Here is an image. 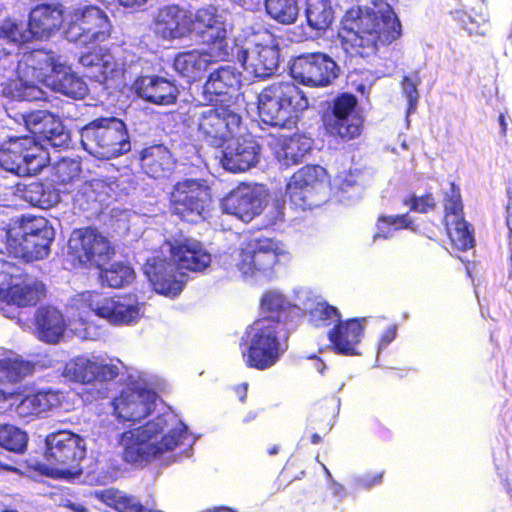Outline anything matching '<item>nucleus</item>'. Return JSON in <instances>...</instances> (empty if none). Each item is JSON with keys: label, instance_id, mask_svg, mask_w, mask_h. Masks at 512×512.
<instances>
[{"label": "nucleus", "instance_id": "f3484780", "mask_svg": "<svg viewBox=\"0 0 512 512\" xmlns=\"http://www.w3.org/2000/svg\"><path fill=\"white\" fill-rule=\"evenodd\" d=\"M83 301L96 316L113 325H131L142 317L141 304L130 296L115 299L93 291L83 295Z\"/></svg>", "mask_w": 512, "mask_h": 512}, {"label": "nucleus", "instance_id": "6e6d98bb", "mask_svg": "<svg viewBox=\"0 0 512 512\" xmlns=\"http://www.w3.org/2000/svg\"><path fill=\"white\" fill-rule=\"evenodd\" d=\"M290 179L314 192L315 188L327 179V171L320 165H305L292 174Z\"/></svg>", "mask_w": 512, "mask_h": 512}, {"label": "nucleus", "instance_id": "412c9836", "mask_svg": "<svg viewBox=\"0 0 512 512\" xmlns=\"http://www.w3.org/2000/svg\"><path fill=\"white\" fill-rule=\"evenodd\" d=\"M168 257L178 269L202 271L209 266L211 256L204 245L193 238H181L165 241Z\"/></svg>", "mask_w": 512, "mask_h": 512}, {"label": "nucleus", "instance_id": "a878e982", "mask_svg": "<svg viewBox=\"0 0 512 512\" xmlns=\"http://www.w3.org/2000/svg\"><path fill=\"white\" fill-rule=\"evenodd\" d=\"M364 330L362 320L358 318L338 321L327 332L331 350L342 356L359 355L358 345L363 338Z\"/></svg>", "mask_w": 512, "mask_h": 512}, {"label": "nucleus", "instance_id": "f03ea898", "mask_svg": "<svg viewBox=\"0 0 512 512\" xmlns=\"http://www.w3.org/2000/svg\"><path fill=\"white\" fill-rule=\"evenodd\" d=\"M286 321L279 316H265L254 321L246 332L242 357L246 367L264 371L275 366L288 348Z\"/></svg>", "mask_w": 512, "mask_h": 512}, {"label": "nucleus", "instance_id": "ddd939ff", "mask_svg": "<svg viewBox=\"0 0 512 512\" xmlns=\"http://www.w3.org/2000/svg\"><path fill=\"white\" fill-rule=\"evenodd\" d=\"M289 253L283 243L271 238L248 241L237 250L236 267L243 276H270Z\"/></svg>", "mask_w": 512, "mask_h": 512}, {"label": "nucleus", "instance_id": "b1692460", "mask_svg": "<svg viewBox=\"0 0 512 512\" xmlns=\"http://www.w3.org/2000/svg\"><path fill=\"white\" fill-rule=\"evenodd\" d=\"M154 24L164 40L185 38L191 35L192 12L177 4L166 5L158 10Z\"/></svg>", "mask_w": 512, "mask_h": 512}, {"label": "nucleus", "instance_id": "0eeeda50", "mask_svg": "<svg viewBox=\"0 0 512 512\" xmlns=\"http://www.w3.org/2000/svg\"><path fill=\"white\" fill-rule=\"evenodd\" d=\"M113 32L107 13L94 4H78L65 15L66 39L83 48L108 41Z\"/></svg>", "mask_w": 512, "mask_h": 512}, {"label": "nucleus", "instance_id": "052dcab7", "mask_svg": "<svg viewBox=\"0 0 512 512\" xmlns=\"http://www.w3.org/2000/svg\"><path fill=\"white\" fill-rule=\"evenodd\" d=\"M24 277V269L19 265L0 259V295L8 294L18 279Z\"/></svg>", "mask_w": 512, "mask_h": 512}, {"label": "nucleus", "instance_id": "c03bdc74", "mask_svg": "<svg viewBox=\"0 0 512 512\" xmlns=\"http://www.w3.org/2000/svg\"><path fill=\"white\" fill-rule=\"evenodd\" d=\"M95 496L100 502L117 512L144 511V506L137 497L125 494L115 488L98 491Z\"/></svg>", "mask_w": 512, "mask_h": 512}, {"label": "nucleus", "instance_id": "3c124183", "mask_svg": "<svg viewBox=\"0 0 512 512\" xmlns=\"http://www.w3.org/2000/svg\"><path fill=\"white\" fill-rule=\"evenodd\" d=\"M267 14L280 24H293L299 15L297 0H265Z\"/></svg>", "mask_w": 512, "mask_h": 512}, {"label": "nucleus", "instance_id": "37998d69", "mask_svg": "<svg viewBox=\"0 0 512 512\" xmlns=\"http://www.w3.org/2000/svg\"><path fill=\"white\" fill-rule=\"evenodd\" d=\"M198 38L218 60L223 61L229 57L227 27L224 18L204 30Z\"/></svg>", "mask_w": 512, "mask_h": 512}, {"label": "nucleus", "instance_id": "7c9ffc66", "mask_svg": "<svg viewBox=\"0 0 512 512\" xmlns=\"http://www.w3.org/2000/svg\"><path fill=\"white\" fill-rule=\"evenodd\" d=\"M55 55L51 51L35 49L25 52L17 64V74L29 80L42 82L49 72L55 73L59 66Z\"/></svg>", "mask_w": 512, "mask_h": 512}, {"label": "nucleus", "instance_id": "09e8293b", "mask_svg": "<svg viewBox=\"0 0 512 512\" xmlns=\"http://www.w3.org/2000/svg\"><path fill=\"white\" fill-rule=\"evenodd\" d=\"M35 82L18 75L16 79L9 80L5 89L6 95L19 101H37L44 98V91Z\"/></svg>", "mask_w": 512, "mask_h": 512}, {"label": "nucleus", "instance_id": "72a5a7b5", "mask_svg": "<svg viewBox=\"0 0 512 512\" xmlns=\"http://www.w3.org/2000/svg\"><path fill=\"white\" fill-rule=\"evenodd\" d=\"M142 171L151 178H165L171 174L176 160L172 152L163 144H154L139 152Z\"/></svg>", "mask_w": 512, "mask_h": 512}, {"label": "nucleus", "instance_id": "473e14b6", "mask_svg": "<svg viewBox=\"0 0 512 512\" xmlns=\"http://www.w3.org/2000/svg\"><path fill=\"white\" fill-rule=\"evenodd\" d=\"M14 396L16 397V412L21 417L37 416L59 407L64 399L62 392L51 389L25 395L20 391Z\"/></svg>", "mask_w": 512, "mask_h": 512}, {"label": "nucleus", "instance_id": "4be33fe9", "mask_svg": "<svg viewBox=\"0 0 512 512\" xmlns=\"http://www.w3.org/2000/svg\"><path fill=\"white\" fill-rule=\"evenodd\" d=\"M241 87V73L231 66H220L212 71L204 85L203 96L208 104H231Z\"/></svg>", "mask_w": 512, "mask_h": 512}, {"label": "nucleus", "instance_id": "49530a36", "mask_svg": "<svg viewBox=\"0 0 512 512\" xmlns=\"http://www.w3.org/2000/svg\"><path fill=\"white\" fill-rule=\"evenodd\" d=\"M82 172L81 162L72 158H61L51 168L50 181L53 185L63 188L68 192L66 186L73 184L80 178Z\"/></svg>", "mask_w": 512, "mask_h": 512}, {"label": "nucleus", "instance_id": "9b49d317", "mask_svg": "<svg viewBox=\"0 0 512 512\" xmlns=\"http://www.w3.org/2000/svg\"><path fill=\"white\" fill-rule=\"evenodd\" d=\"M211 204V189L204 180H180L173 185L169 193L171 214L189 223H197L205 219Z\"/></svg>", "mask_w": 512, "mask_h": 512}, {"label": "nucleus", "instance_id": "f257e3e1", "mask_svg": "<svg viewBox=\"0 0 512 512\" xmlns=\"http://www.w3.org/2000/svg\"><path fill=\"white\" fill-rule=\"evenodd\" d=\"M342 44L351 56H375L379 45H389L402 35L401 22L384 0L373 1L372 6H353L344 14Z\"/></svg>", "mask_w": 512, "mask_h": 512}, {"label": "nucleus", "instance_id": "bf43d9fd", "mask_svg": "<svg viewBox=\"0 0 512 512\" xmlns=\"http://www.w3.org/2000/svg\"><path fill=\"white\" fill-rule=\"evenodd\" d=\"M378 233L374 235V238L383 237L387 238L392 230L411 229L415 231L413 222L411 221L408 214L401 215H381L377 219Z\"/></svg>", "mask_w": 512, "mask_h": 512}, {"label": "nucleus", "instance_id": "a19ab883", "mask_svg": "<svg viewBox=\"0 0 512 512\" xmlns=\"http://www.w3.org/2000/svg\"><path fill=\"white\" fill-rule=\"evenodd\" d=\"M56 185L43 183L41 181H32L24 185L22 189L23 198L32 206L42 209H49L56 206L60 200V191L55 188Z\"/></svg>", "mask_w": 512, "mask_h": 512}, {"label": "nucleus", "instance_id": "69168bd1", "mask_svg": "<svg viewBox=\"0 0 512 512\" xmlns=\"http://www.w3.org/2000/svg\"><path fill=\"white\" fill-rule=\"evenodd\" d=\"M337 180V186L341 191H347L357 184V178L351 172H343L337 177Z\"/></svg>", "mask_w": 512, "mask_h": 512}, {"label": "nucleus", "instance_id": "8fccbe9b", "mask_svg": "<svg viewBox=\"0 0 512 512\" xmlns=\"http://www.w3.org/2000/svg\"><path fill=\"white\" fill-rule=\"evenodd\" d=\"M99 277L103 286L117 289L130 284L135 278V272L129 265L115 262L107 268L101 267Z\"/></svg>", "mask_w": 512, "mask_h": 512}, {"label": "nucleus", "instance_id": "7ed1b4c3", "mask_svg": "<svg viewBox=\"0 0 512 512\" xmlns=\"http://www.w3.org/2000/svg\"><path fill=\"white\" fill-rule=\"evenodd\" d=\"M258 114L269 126L295 127L299 118L309 107L304 91L294 82H275L259 93Z\"/></svg>", "mask_w": 512, "mask_h": 512}, {"label": "nucleus", "instance_id": "f8f14e48", "mask_svg": "<svg viewBox=\"0 0 512 512\" xmlns=\"http://www.w3.org/2000/svg\"><path fill=\"white\" fill-rule=\"evenodd\" d=\"M48 153L34 137H11L0 146V166L18 176H33L47 163Z\"/></svg>", "mask_w": 512, "mask_h": 512}, {"label": "nucleus", "instance_id": "c9c22d12", "mask_svg": "<svg viewBox=\"0 0 512 512\" xmlns=\"http://www.w3.org/2000/svg\"><path fill=\"white\" fill-rule=\"evenodd\" d=\"M213 54L206 50L192 49L177 53L173 59V68L177 74L193 83L199 81L210 64Z\"/></svg>", "mask_w": 512, "mask_h": 512}, {"label": "nucleus", "instance_id": "4468645a", "mask_svg": "<svg viewBox=\"0 0 512 512\" xmlns=\"http://www.w3.org/2000/svg\"><path fill=\"white\" fill-rule=\"evenodd\" d=\"M166 427V420L162 415H158L142 426L121 433L119 444L122 447V460L130 465L143 466L157 459L152 440Z\"/></svg>", "mask_w": 512, "mask_h": 512}, {"label": "nucleus", "instance_id": "58836bf2", "mask_svg": "<svg viewBox=\"0 0 512 512\" xmlns=\"http://www.w3.org/2000/svg\"><path fill=\"white\" fill-rule=\"evenodd\" d=\"M106 185L98 179L83 182L73 196V206L82 212L95 213L105 200Z\"/></svg>", "mask_w": 512, "mask_h": 512}, {"label": "nucleus", "instance_id": "13d9d810", "mask_svg": "<svg viewBox=\"0 0 512 512\" xmlns=\"http://www.w3.org/2000/svg\"><path fill=\"white\" fill-rule=\"evenodd\" d=\"M222 18L223 16L213 5H207L197 9L194 14L192 13L191 34H195L198 37L204 30L218 23Z\"/></svg>", "mask_w": 512, "mask_h": 512}, {"label": "nucleus", "instance_id": "603ef678", "mask_svg": "<svg viewBox=\"0 0 512 512\" xmlns=\"http://www.w3.org/2000/svg\"><path fill=\"white\" fill-rule=\"evenodd\" d=\"M188 434V427L182 422L169 429L167 433L162 435L160 441L153 442L156 457L159 458L164 453L174 451L183 445L188 438Z\"/></svg>", "mask_w": 512, "mask_h": 512}, {"label": "nucleus", "instance_id": "39448f33", "mask_svg": "<svg viewBox=\"0 0 512 512\" xmlns=\"http://www.w3.org/2000/svg\"><path fill=\"white\" fill-rule=\"evenodd\" d=\"M46 444L45 458L49 465L36 463V471L61 478L78 477L82 474L81 462L86 455L82 437L71 431L61 430L48 435Z\"/></svg>", "mask_w": 512, "mask_h": 512}, {"label": "nucleus", "instance_id": "6ab92c4d", "mask_svg": "<svg viewBox=\"0 0 512 512\" xmlns=\"http://www.w3.org/2000/svg\"><path fill=\"white\" fill-rule=\"evenodd\" d=\"M79 63L88 78L105 85L121 80L126 72L125 62L116 57L111 47L100 44L82 53Z\"/></svg>", "mask_w": 512, "mask_h": 512}, {"label": "nucleus", "instance_id": "4c0bfd02", "mask_svg": "<svg viewBox=\"0 0 512 512\" xmlns=\"http://www.w3.org/2000/svg\"><path fill=\"white\" fill-rule=\"evenodd\" d=\"M51 85L56 92L73 99H83L88 94V87L83 78L63 64L55 68Z\"/></svg>", "mask_w": 512, "mask_h": 512}, {"label": "nucleus", "instance_id": "774afa93", "mask_svg": "<svg viewBox=\"0 0 512 512\" xmlns=\"http://www.w3.org/2000/svg\"><path fill=\"white\" fill-rule=\"evenodd\" d=\"M383 476H384V471H381V472L375 473L373 475L365 476L361 480V482H362L363 486L369 488V487H372V486H375V485L381 483Z\"/></svg>", "mask_w": 512, "mask_h": 512}, {"label": "nucleus", "instance_id": "4d7b16f0", "mask_svg": "<svg viewBox=\"0 0 512 512\" xmlns=\"http://www.w3.org/2000/svg\"><path fill=\"white\" fill-rule=\"evenodd\" d=\"M285 197L295 208L301 210L311 209L316 205L312 199L313 191L292 179L286 184Z\"/></svg>", "mask_w": 512, "mask_h": 512}, {"label": "nucleus", "instance_id": "338daca9", "mask_svg": "<svg viewBox=\"0 0 512 512\" xmlns=\"http://www.w3.org/2000/svg\"><path fill=\"white\" fill-rule=\"evenodd\" d=\"M396 326L388 327L381 335L380 345L387 346L396 338Z\"/></svg>", "mask_w": 512, "mask_h": 512}, {"label": "nucleus", "instance_id": "79ce46f5", "mask_svg": "<svg viewBox=\"0 0 512 512\" xmlns=\"http://www.w3.org/2000/svg\"><path fill=\"white\" fill-rule=\"evenodd\" d=\"M29 42V33L21 23L5 19L0 24V61L12 55L15 47Z\"/></svg>", "mask_w": 512, "mask_h": 512}, {"label": "nucleus", "instance_id": "2f4dec72", "mask_svg": "<svg viewBox=\"0 0 512 512\" xmlns=\"http://www.w3.org/2000/svg\"><path fill=\"white\" fill-rule=\"evenodd\" d=\"M138 94L150 103L157 105L174 104L178 89L173 81L157 75H146L136 80Z\"/></svg>", "mask_w": 512, "mask_h": 512}, {"label": "nucleus", "instance_id": "680f3d73", "mask_svg": "<svg viewBox=\"0 0 512 512\" xmlns=\"http://www.w3.org/2000/svg\"><path fill=\"white\" fill-rule=\"evenodd\" d=\"M287 307L286 297L278 292L267 291L261 298V310L267 314H279Z\"/></svg>", "mask_w": 512, "mask_h": 512}, {"label": "nucleus", "instance_id": "423d86ee", "mask_svg": "<svg viewBox=\"0 0 512 512\" xmlns=\"http://www.w3.org/2000/svg\"><path fill=\"white\" fill-rule=\"evenodd\" d=\"M81 143L101 160L119 157L131 149L127 126L116 117H99L88 122L81 129Z\"/></svg>", "mask_w": 512, "mask_h": 512}, {"label": "nucleus", "instance_id": "a211bd4d", "mask_svg": "<svg viewBox=\"0 0 512 512\" xmlns=\"http://www.w3.org/2000/svg\"><path fill=\"white\" fill-rule=\"evenodd\" d=\"M164 253L162 247L148 257L143 272L153 290L166 297L175 298L185 286V275Z\"/></svg>", "mask_w": 512, "mask_h": 512}, {"label": "nucleus", "instance_id": "393cba45", "mask_svg": "<svg viewBox=\"0 0 512 512\" xmlns=\"http://www.w3.org/2000/svg\"><path fill=\"white\" fill-rule=\"evenodd\" d=\"M65 23L63 5L61 3H41L33 7L29 13V41L32 38L48 39Z\"/></svg>", "mask_w": 512, "mask_h": 512}, {"label": "nucleus", "instance_id": "bb28decb", "mask_svg": "<svg viewBox=\"0 0 512 512\" xmlns=\"http://www.w3.org/2000/svg\"><path fill=\"white\" fill-rule=\"evenodd\" d=\"M113 412L123 422H139L153 410V402L141 390L126 388L112 400Z\"/></svg>", "mask_w": 512, "mask_h": 512}, {"label": "nucleus", "instance_id": "aec40b11", "mask_svg": "<svg viewBox=\"0 0 512 512\" xmlns=\"http://www.w3.org/2000/svg\"><path fill=\"white\" fill-rule=\"evenodd\" d=\"M120 364L105 363L85 356H76L64 366L63 375L72 382L87 385L94 382L107 383L120 375Z\"/></svg>", "mask_w": 512, "mask_h": 512}, {"label": "nucleus", "instance_id": "de8ad7c7", "mask_svg": "<svg viewBox=\"0 0 512 512\" xmlns=\"http://www.w3.org/2000/svg\"><path fill=\"white\" fill-rule=\"evenodd\" d=\"M306 21L315 31L328 30L334 21V10L329 0H315L307 4Z\"/></svg>", "mask_w": 512, "mask_h": 512}, {"label": "nucleus", "instance_id": "cd10ccee", "mask_svg": "<svg viewBox=\"0 0 512 512\" xmlns=\"http://www.w3.org/2000/svg\"><path fill=\"white\" fill-rule=\"evenodd\" d=\"M223 211L249 222L262 211L261 196L249 186L237 187L222 199Z\"/></svg>", "mask_w": 512, "mask_h": 512}, {"label": "nucleus", "instance_id": "f704fd0d", "mask_svg": "<svg viewBox=\"0 0 512 512\" xmlns=\"http://www.w3.org/2000/svg\"><path fill=\"white\" fill-rule=\"evenodd\" d=\"M35 332L43 342L55 344L63 338L66 331V321L62 312L49 305L41 306L34 316Z\"/></svg>", "mask_w": 512, "mask_h": 512}, {"label": "nucleus", "instance_id": "c85d7f7f", "mask_svg": "<svg viewBox=\"0 0 512 512\" xmlns=\"http://www.w3.org/2000/svg\"><path fill=\"white\" fill-rule=\"evenodd\" d=\"M259 155L260 146L254 139L241 138L222 152L220 162L227 171L244 172L258 163Z\"/></svg>", "mask_w": 512, "mask_h": 512}, {"label": "nucleus", "instance_id": "1a4fd4ad", "mask_svg": "<svg viewBox=\"0 0 512 512\" xmlns=\"http://www.w3.org/2000/svg\"><path fill=\"white\" fill-rule=\"evenodd\" d=\"M115 246L98 228L74 229L67 245L66 260L72 268L100 269L115 255Z\"/></svg>", "mask_w": 512, "mask_h": 512}, {"label": "nucleus", "instance_id": "5fc2aeb1", "mask_svg": "<svg viewBox=\"0 0 512 512\" xmlns=\"http://www.w3.org/2000/svg\"><path fill=\"white\" fill-rule=\"evenodd\" d=\"M28 437L25 431L10 425H0V446L10 452L23 453L26 450Z\"/></svg>", "mask_w": 512, "mask_h": 512}, {"label": "nucleus", "instance_id": "2eb2a0df", "mask_svg": "<svg viewBox=\"0 0 512 512\" xmlns=\"http://www.w3.org/2000/svg\"><path fill=\"white\" fill-rule=\"evenodd\" d=\"M443 224L455 248L467 251L474 247V229L465 220L460 187L449 182V190L442 194Z\"/></svg>", "mask_w": 512, "mask_h": 512}, {"label": "nucleus", "instance_id": "5701e85b", "mask_svg": "<svg viewBox=\"0 0 512 512\" xmlns=\"http://www.w3.org/2000/svg\"><path fill=\"white\" fill-rule=\"evenodd\" d=\"M28 130L36 137L47 141L53 147L66 146L70 140L69 131L53 113L43 110L23 115Z\"/></svg>", "mask_w": 512, "mask_h": 512}, {"label": "nucleus", "instance_id": "a18cd8bd", "mask_svg": "<svg viewBox=\"0 0 512 512\" xmlns=\"http://www.w3.org/2000/svg\"><path fill=\"white\" fill-rule=\"evenodd\" d=\"M35 371V363L19 356L0 359V382L17 383Z\"/></svg>", "mask_w": 512, "mask_h": 512}, {"label": "nucleus", "instance_id": "e2e57ef3", "mask_svg": "<svg viewBox=\"0 0 512 512\" xmlns=\"http://www.w3.org/2000/svg\"><path fill=\"white\" fill-rule=\"evenodd\" d=\"M405 204L410 207V210L418 213H428L436 208V199L432 192H427L422 196L412 195L405 200Z\"/></svg>", "mask_w": 512, "mask_h": 512}, {"label": "nucleus", "instance_id": "9d476101", "mask_svg": "<svg viewBox=\"0 0 512 512\" xmlns=\"http://www.w3.org/2000/svg\"><path fill=\"white\" fill-rule=\"evenodd\" d=\"M208 105L197 113V133L208 146L220 148L240 133L242 117L229 103Z\"/></svg>", "mask_w": 512, "mask_h": 512}, {"label": "nucleus", "instance_id": "c756f323", "mask_svg": "<svg viewBox=\"0 0 512 512\" xmlns=\"http://www.w3.org/2000/svg\"><path fill=\"white\" fill-rule=\"evenodd\" d=\"M268 42L255 43L251 50H243V65L250 67L257 76H269L273 74L280 61V49L275 44L273 36L267 34Z\"/></svg>", "mask_w": 512, "mask_h": 512}, {"label": "nucleus", "instance_id": "864d4df0", "mask_svg": "<svg viewBox=\"0 0 512 512\" xmlns=\"http://www.w3.org/2000/svg\"><path fill=\"white\" fill-rule=\"evenodd\" d=\"M309 322L316 328H326L341 320L337 307L326 301H320L308 311Z\"/></svg>", "mask_w": 512, "mask_h": 512}, {"label": "nucleus", "instance_id": "6e6552de", "mask_svg": "<svg viewBox=\"0 0 512 512\" xmlns=\"http://www.w3.org/2000/svg\"><path fill=\"white\" fill-rule=\"evenodd\" d=\"M324 133L337 143H348L360 138L365 117L359 100L353 93L342 92L334 97L321 116Z\"/></svg>", "mask_w": 512, "mask_h": 512}, {"label": "nucleus", "instance_id": "ea45409f", "mask_svg": "<svg viewBox=\"0 0 512 512\" xmlns=\"http://www.w3.org/2000/svg\"><path fill=\"white\" fill-rule=\"evenodd\" d=\"M45 293V286L38 281H29L28 275L24 272V277L16 281L7 295L15 305L28 307L40 302Z\"/></svg>", "mask_w": 512, "mask_h": 512}, {"label": "nucleus", "instance_id": "dca6fc26", "mask_svg": "<svg viewBox=\"0 0 512 512\" xmlns=\"http://www.w3.org/2000/svg\"><path fill=\"white\" fill-rule=\"evenodd\" d=\"M337 63L326 53H303L294 58L290 74L299 83L309 87H327L338 77Z\"/></svg>", "mask_w": 512, "mask_h": 512}, {"label": "nucleus", "instance_id": "e433bc0d", "mask_svg": "<svg viewBox=\"0 0 512 512\" xmlns=\"http://www.w3.org/2000/svg\"><path fill=\"white\" fill-rule=\"evenodd\" d=\"M310 150L311 142L304 135L295 133L291 136H279L275 139V156L286 167L300 163Z\"/></svg>", "mask_w": 512, "mask_h": 512}, {"label": "nucleus", "instance_id": "0e129e2a", "mask_svg": "<svg viewBox=\"0 0 512 512\" xmlns=\"http://www.w3.org/2000/svg\"><path fill=\"white\" fill-rule=\"evenodd\" d=\"M401 86L403 93L408 100L409 110H414L419 99L417 82L409 76H404L401 81Z\"/></svg>", "mask_w": 512, "mask_h": 512}, {"label": "nucleus", "instance_id": "20e7f679", "mask_svg": "<svg viewBox=\"0 0 512 512\" xmlns=\"http://www.w3.org/2000/svg\"><path fill=\"white\" fill-rule=\"evenodd\" d=\"M54 238L53 227L40 218L8 224L4 228L3 242L9 255L30 263L49 256Z\"/></svg>", "mask_w": 512, "mask_h": 512}]
</instances>
